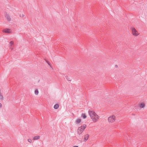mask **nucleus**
I'll use <instances>...</instances> for the list:
<instances>
[{
    "instance_id": "1",
    "label": "nucleus",
    "mask_w": 147,
    "mask_h": 147,
    "mask_svg": "<svg viewBox=\"0 0 147 147\" xmlns=\"http://www.w3.org/2000/svg\"><path fill=\"white\" fill-rule=\"evenodd\" d=\"M88 114L92 119L94 123L97 122L99 120L100 117L93 111H89L88 112Z\"/></svg>"
},
{
    "instance_id": "2",
    "label": "nucleus",
    "mask_w": 147,
    "mask_h": 147,
    "mask_svg": "<svg viewBox=\"0 0 147 147\" xmlns=\"http://www.w3.org/2000/svg\"><path fill=\"white\" fill-rule=\"evenodd\" d=\"M86 127V125L83 124L81 126L79 127L77 130L78 134L79 135L81 134Z\"/></svg>"
},
{
    "instance_id": "3",
    "label": "nucleus",
    "mask_w": 147,
    "mask_h": 147,
    "mask_svg": "<svg viewBox=\"0 0 147 147\" xmlns=\"http://www.w3.org/2000/svg\"><path fill=\"white\" fill-rule=\"evenodd\" d=\"M108 120L109 123H113L116 121V116L114 115H112L108 117Z\"/></svg>"
},
{
    "instance_id": "4",
    "label": "nucleus",
    "mask_w": 147,
    "mask_h": 147,
    "mask_svg": "<svg viewBox=\"0 0 147 147\" xmlns=\"http://www.w3.org/2000/svg\"><path fill=\"white\" fill-rule=\"evenodd\" d=\"M131 30L132 32V34L133 36H136L139 35L140 33L134 27H132L131 28Z\"/></svg>"
},
{
    "instance_id": "5",
    "label": "nucleus",
    "mask_w": 147,
    "mask_h": 147,
    "mask_svg": "<svg viewBox=\"0 0 147 147\" xmlns=\"http://www.w3.org/2000/svg\"><path fill=\"white\" fill-rule=\"evenodd\" d=\"M2 31L3 32L8 34L10 33L11 32V29L8 28H5Z\"/></svg>"
},
{
    "instance_id": "6",
    "label": "nucleus",
    "mask_w": 147,
    "mask_h": 147,
    "mask_svg": "<svg viewBox=\"0 0 147 147\" xmlns=\"http://www.w3.org/2000/svg\"><path fill=\"white\" fill-rule=\"evenodd\" d=\"M89 137V135L88 134H86L84 136V141L86 142L88 139Z\"/></svg>"
},
{
    "instance_id": "7",
    "label": "nucleus",
    "mask_w": 147,
    "mask_h": 147,
    "mask_svg": "<svg viewBox=\"0 0 147 147\" xmlns=\"http://www.w3.org/2000/svg\"><path fill=\"white\" fill-rule=\"evenodd\" d=\"M5 98L1 93V91L0 90V100L1 101L4 100Z\"/></svg>"
},
{
    "instance_id": "8",
    "label": "nucleus",
    "mask_w": 147,
    "mask_h": 147,
    "mask_svg": "<svg viewBox=\"0 0 147 147\" xmlns=\"http://www.w3.org/2000/svg\"><path fill=\"white\" fill-rule=\"evenodd\" d=\"M145 104L144 102H141L139 104V107L140 108H144L145 106Z\"/></svg>"
},
{
    "instance_id": "9",
    "label": "nucleus",
    "mask_w": 147,
    "mask_h": 147,
    "mask_svg": "<svg viewBox=\"0 0 147 147\" xmlns=\"http://www.w3.org/2000/svg\"><path fill=\"white\" fill-rule=\"evenodd\" d=\"M40 136H36L33 137V140H36L40 139Z\"/></svg>"
},
{
    "instance_id": "10",
    "label": "nucleus",
    "mask_w": 147,
    "mask_h": 147,
    "mask_svg": "<svg viewBox=\"0 0 147 147\" xmlns=\"http://www.w3.org/2000/svg\"><path fill=\"white\" fill-rule=\"evenodd\" d=\"M5 17L8 21H10L11 20V18L9 15L6 14L5 15Z\"/></svg>"
},
{
    "instance_id": "11",
    "label": "nucleus",
    "mask_w": 147,
    "mask_h": 147,
    "mask_svg": "<svg viewBox=\"0 0 147 147\" xmlns=\"http://www.w3.org/2000/svg\"><path fill=\"white\" fill-rule=\"evenodd\" d=\"M82 120L80 118H78L76 120V123L77 124L80 123L81 121Z\"/></svg>"
},
{
    "instance_id": "12",
    "label": "nucleus",
    "mask_w": 147,
    "mask_h": 147,
    "mask_svg": "<svg viewBox=\"0 0 147 147\" xmlns=\"http://www.w3.org/2000/svg\"><path fill=\"white\" fill-rule=\"evenodd\" d=\"M14 46V42L13 41H11L9 42V46Z\"/></svg>"
},
{
    "instance_id": "13",
    "label": "nucleus",
    "mask_w": 147,
    "mask_h": 147,
    "mask_svg": "<svg viewBox=\"0 0 147 147\" xmlns=\"http://www.w3.org/2000/svg\"><path fill=\"white\" fill-rule=\"evenodd\" d=\"M82 117L84 118L85 119L86 118V116L85 113H83L82 115Z\"/></svg>"
},
{
    "instance_id": "14",
    "label": "nucleus",
    "mask_w": 147,
    "mask_h": 147,
    "mask_svg": "<svg viewBox=\"0 0 147 147\" xmlns=\"http://www.w3.org/2000/svg\"><path fill=\"white\" fill-rule=\"evenodd\" d=\"M34 93H35V94L36 95H38V93H39V92H38V89H36V90H35Z\"/></svg>"
},
{
    "instance_id": "15",
    "label": "nucleus",
    "mask_w": 147,
    "mask_h": 147,
    "mask_svg": "<svg viewBox=\"0 0 147 147\" xmlns=\"http://www.w3.org/2000/svg\"><path fill=\"white\" fill-rule=\"evenodd\" d=\"M59 106L58 104H56L54 106V108L55 109H58L59 107Z\"/></svg>"
},
{
    "instance_id": "16",
    "label": "nucleus",
    "mask_w": 147,
    "mask_h": 147,
    "mask_svg": "<svg viewBox=\"0 0 147 147\" xmlns=\"http://www.w3.org/2000/svg\"><path fill=\"white\" fill-rule=\"evenodd\" d=\"M14 46H9V49L11 51L13 50L14 49Z\"/></svg>"
},
{
    "instance_id": "17",
    "label": "nucleus",
    "mask_w": 147,
    "mask_h": 147,
    "mask_svg": "<svg viewBox=\"0 0 147 147\" xmlns=\"http://www.w3.org/2000/svg\"><path fill=\"white\" fill-rule=\"evenodd\" d=\"M28 141L30 143H32V140L31 139H28Z\"/></svg>"
},
{
    "instance_id": "18",
    "label": "nucleus",
    "mask_w": 147,
    "mask_h": 147,
    "mask_svg": "<svg viewBox=\"0 0 147 147\" xmlns=\"http://www.w3.org/2000/svg\"><path fill=\"white\" fill-rule=\"evenodd\" d=\"M2 107V104L0 102V108H1Z\"/></svg>"
},
{
    "instance_id": "19",
    "label": "nucleus",
    "mask_w": 147,
    "mask_h": 147,
    "mask_svg": "<svg viewBox=\"0 0 147 147\" xmlns=\"http://www.w3.org/2000/svg\"><path fill=\"white\" fill-rule=\"evenodd\" d=\"M47 63L50 67H51V64L49 62H48Z\"/></svg>"
},
{
    "instance_id": "20",
    "label": "nucleus",
    "mask_w": 147,
    "mask_h": 147,
    "mask_svg": "<svg viewBox=\"0 0 147 147\" xmlns=\"http://www.w3.org/2000/svg\"><path fill=\"white\" fill-rule=\"evenodd\" d=\"M24 14H22V17H24Z\"/></svg>"
},
{
    "instance_id": "21",
    "label": "nucleus",
    "mask_w": 147,
    "mask_h": 147,
    "mask_svg": "<svg viewBox=\"0 0 147 147\" xmlns=\"http://www.w3.org/2000/svg\"><path fill=\"white\" fill-rule=\"evenodd\" d=\"M73 147H78V146H74Z\"/></svg>"
},
{
    "instance_id": "22",
    "label": "nucleus",
    "mask_w": 147,
    "mask_h": 147,
    "mask_svg": "<svg viewBox=\"0 0 147 147\" xmlns=\"http://www.w3.org/2000/svg\"><path fill=\"white\" fill-rule=\"evenodd\" d=\"M71 79H70V80H68L69 81H71Z\"/></svg>"
}]
</instances>
